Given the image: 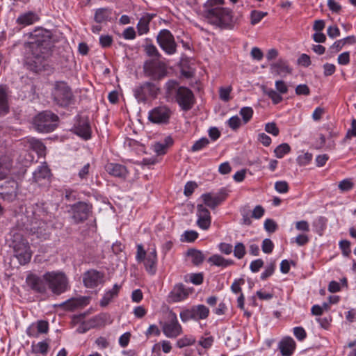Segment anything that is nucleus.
I'll list each match as a JSON object with an SVG mask.
<instances>
[{"instance_id": "nucleus-26", "label": "nucleus", "mask_w": 356, "mask_h": 356, "mask_svg": "<svg viewBox=\"0 0 356 356\" xmlns=\"http://www.w3.org/2000/svg\"><path fill=\"white\" fill-rule=\"evenodd\" d=\"M40 19L38 15L33 11L20 14L16 19V24L23 27L31 25Z\"/></svg>"}, {"instance_id": "nucleus-3", "label": "nucleus", "mask_w": 356, "mask_h": 356, "mask_svg": "<svg viewBox=\"0 0 356 356\" xmlns=\"http://www.w3.org/2000/svg\"><path fill=\"white\" fill-rule=\"evenodd\" d=\"M204 8V16L209 24L222 29L232 28L233 15L231 10L216 6Z\"/></svg>"}, {"instance_id": "nucleus-62", "label": "nucleus", "mask_w": 356, "mask_h": 356, "mask_svg": "<svg viewBox=\"0 0 356 356\" xmlns=\"http://www.w3.org/2000/svg\"><path fill=\"white\" fill-rule=\"evenodd\" d=\"M273 248H274V245L270 239L265 238L263 241L261 248H262V251L264 253H267V254L270 253L273 251Z\"/></svg>"}, {"instance_id": "nucleus-43", "label": "nucleus", "mask_w": 356, "mask_h": 356, "mask_svg": "<svg viewBox=\"0 0 356 356\" xmlns=\"http://www.w3.org/2000/svg\"><path fill=\"white\" fill-rule=\"evenodd\" d=\"M198 233L194 230H188L184 232L181 235L180 240L183 242L192 243L198 238Z\"/></svg>"}, {"instance_id": "nucleus-9", "label": "nucleus", "mask_w": 356, "mask_h": 356, "mask_svg": "<svg viewBox=\"0 0 356 356\" xmlns=\"http://www.w3.org/2000/svg\"><path fill=\"white\" fill-rule=\"evenodd\" d=\"M47 288L57 295L65 292L67 289V279L64 273L60 272H48L46 273Z\"/></svg>"}, {"instance_id": "nucleus-35", "label": "nucleus", "mask_w": 356, "mask_h": 356, "mask_svg": "<svg viewBox=\"0 0 356 356\" xmlns=\"http://www.w3.org/2000/svg\"><path fill=\"white\" fill-rule=\"evenodd\" d=\"M279 348L283 356H291L295 350L296 343L292 338L288 337L280 343Z\"/></svg>"}, {"instance_id": "nucleus-53", "label": "nucleus", "mask_w": 356, "mask_h": 356, "mask_svg": "<svg viewBox=\"0 0 356 356\" xmlns=\"http://www.w3.org/2000/svg\"><path fill=\"white\" fill-rule=\"evenodd\" d=\"M195 342V338L193 337L192 335H186L182 337L181 339H179V348L191 346L194 344Z\"/></svg>"}, {"instance_id": "nucleus-13", "label": "nucleus", "mask_w": 356, "mask_h": 356, "mask_svg": "<svg viewBox=\"0 0 356 356\" xmlns=\"http://www.w3.org/2000/svg\"><path fill=\"white\" fill-rule=\"evenodd\" d=\"M125 245L120 241H115L111 246L112 254L111 263L116 267H126L127 265V257L124 251Z\"/></svg>"}, {"instance_id": "nucleus-54", "label": "nucleus", "mask_w": 356, "mask_h": 356, "mask_svg": "<svg viewBox=\"0 0 356 356\" xmlns=\"http://www.w3.org/2000/svg\"><path fill=\"white\" fill-rule=\"evenodd\" d=\"M193 307L190 309L183 310L179 313V316L183 321H187L190 319H195V313Z\"/></svg>"}, {"instance_id": "nucleus-48", "label": "nucleus", "mask_w": 356, "mask_h": 356, "mask_svg": "<svg viewBox=\"0 0 356 356\" xmlns=\"http://www.w3.org/2000/svg\"><path fill=\"white\" fill-rule=\"evenodd\" d=\"M209 144V140L207 138L203 137L197 140L191 147L193 152H196L202 149Z\"/></svg>"}, {"instance_id": "nucleus-52", "label": "nucleus", "mask_w": 356, "mask_h": 356, "mask_svg": "<svg viewBox=\"0 0 356 356\" xmlns=\"http://www.w3.org/2000/svg\"><path fill=\"white\" fill-rule=\"evenodd\" d=\"M245 254V248L243 243H238L234 249V254L238 259H241Z\"/></svg>"}, {"instance_id": "nucleus-56", "label": "nucleus", "mask_w": 356, "mask_h": 356, "mask_svg": "<svg viewBox=\"0 0 356 356\" xmlns=\"http://www.w3.org/2000/svg\"><path fill=\"white\" fill-rule=\"evenodd\" d=\"M338 187L341 191H348L353 188V183L350 179H345L339 183Z\"/></svg>"}, {"instance_id": "nucleus-32", "label": "nucleus", "mask_w": 356, "mask_h": 356, "mask_svg": "<svg viewBox=\"0 0 356 356\" xmlns=\"http://www.w3.org/2000/svg\"><path fill=\"white\" fill-rule=\"evenodd\" d=\"M155 17V14L145 13L138 21L136 28L138 35H142L149 32V24Z\"/></svg>"}, {"instance_id": "nucleus-57", "label": "nucleus", "mask_w": 356, "mask_h": 356, "mask_svg": "<svg viewBox=\"0 0 356 356\" xmlns=\"http://www.w3.org/2000/svg\"><path fill=\"white\" fill-rule=\"evenodd\" d=\"M197 187V184H196V182L192 181H188L184 186V195L187 197H189L190 195H191L193 193L195 189Z\"/></svg>"}, {"instance_id": "nucleus-17", "label": "nucleus", "mask_w": 356, "mask_h": 356, "mask_svg": "<svg viewBox=\"0 0 356 356\" xmlns=\"http://www.w3.org/2000/svg\"><path fill=\"white\" fill-rule=\"evenodd\" d=\"M164 334L168 337H175L178 334L177 315L171 311L166 312L165 320L161 322Z\"/></svg>"}, {"instance_id": "nucleus-23", "label": "nucleus", "mask_w": 356, "mask_h": 356, "mask_svg": "<svg viewBox=\"0 0 356 356\" xmlns=\"http://www.w3.org/2000/svg\"><path fill=\"white\" fill-rule=\"evenodd\" d=\"M197 210V224L198 227L204 230L208 229L211 223V218L209 211L202 204H198Z\"/></svg>"}, {"instance_id": "nucleus-21", "label": "nucleus", "mask_w": 356, "mask_h": 356, "mask_svg": "<svg viewBox=\"0 0 356 356\" xmlns=\"http://www.w3.org/2000/svg\"><path fill=\"white\" fill-rule=\"evenodd\" d=\"M83 284L87 288H95L104 282V275L95 269H90L83 275Z\"/></svg>"}, {"instance_id": "nucleus-47", "label": "nucleus", "mask_w": 356, "mask_h": 356, "mask_svg": "<svg viewBox=\"0 0 356 356\" xmlns=\"http://www.w3.org/2000/svg\"><path fill=\"white\" fill-rule=\"evenodd\" d=\"M240 115L242 116L244 124L248 123L252 118L253 109L249 106H245L241 108Z\"/></svg>"}, {"instance_id": "nucleus-19", "label": "nucleus", "mask_w": 356, "mask_h": 356, "mask_svg": "<svg viewBox=\"0 0 356 356\" xmlns=\"http://www.w3.org/2000/svg\"><path fill=\"white\" fill-rule=\"evenodd\" d=\"M276 90L269 88L264 90V93L272 100L273 104H278L283 98L282 95L287 93L289 88L286 83L282 80H277L275 83Z\"/></svg>"}, {"instance_id": "nucleus-37", "label": "nucleus", "mask_w": 356, "mask_h": 356, "mask_svg": "<svg viewBox=\"0 0 356 356\" xmlns=\"http://www.w3.org/2000/svg\"><path fill=\"white\" fill-rule=\"evenodd\" d=\"M121 289V285L118 284H115L113 288L105 293L102 299L101 300L100 305L103 307H105L109 304V302L118 296L120 289Z\"/></svg>"}, {"instance_id": "nucleus-39", "label": "nucleus", "mask_w": 356, "mask_h": 356, "mask_svg": "<svg viewBox=\"0 0 356 356\" xmlns=\"http://www.w3.org/2000/svg\"><path fill=\"white\" fill-rule=\"evenodd\" d=\"M208 262L210 264V265L222 267H226L234 264L232 260L225 259L224 257L218 254H214L209 257Z\"/></svg>"}, {"instance_id": "nucleus-45", "label": "nucleus", "mask_w": 356, "mask_h": 356, "mask_svg": "<svg viewBox=\"0 0 356 356\" xmlns=\"http://www.w3.org/2000/svg\"><path fill=\"white\" fill-rule=\"evenodd\" d=\"M291 150V147L289 144L287 143H282L280 145H278L274 150V153L275 154V156L281 159L282 158L285 154H288Z\"/></svg>"}, {"instance_id": "nucleus-6", "label": "nucleus", "mask_w": 356, "mask_h": 356, "mask_svg": "<svg viewBox=\"0 0 356 356\" xmlns=\"http://www.w3.org/2000/svg\"><path fill=\"white\" fill-rule=\"evenodd\" d=\"M143 72L145 76L160 81L167 75V65L159 58L149 59L144 63Z\"/></svg>"}, {"instance_id": "nucleus-42", "label": "nucleus", "mask_w": 356, "mask_h": 356, "mask_svg": "<svg viewBox=\"0 0 356 356\" xmlns=\"http://www.w3.org/2000/svg\"><path fill=\"white\" fill-rule=\"evenodd\" d=\"M204 275L202 273H188L184 276L186 282H191L195 285H200L203 282Z\"/></svg>"}, {"instance_id": "nucleus-11", "label": "nucleus", "mask_w": 356, "mask_h": 356, "mask_svg": "<svg viewBox=\"0 0 356 356\" xmlns=\"http://www.w3.org/2000/svg\"><path fill=\"white\" fill-rule=\"evenodd\" d=\"M74 134L79 136L85 140L91 138L92 130L89 119L87 116L78 115L75 117L74 124L72 128Z\"/></svg>"}, {"instance_id": "nucleus-31", "label": "nucleus", "mask_w": 356, "mask_h": 356, "mask_svg": "<svg viewBox=\"0 0 356 356\" xmlns=\"http://www.w3.org/2000/svg\"><path fill=\"white\" fill-rule=\"evenodd\" d=\"M13 160L9 156L0 155V180L5 179L10 172Z\"/></svg>"}, {"instance_id": "nucleus-50", "label": "nucleus", "mask_w": 356, "mask_h": 356, "mask_svg": "<svg viewBox=\"0 0 356 356\" xmlns=\"http://www.w3.org/2000/svg\"><path fill=\"white\" fill-rule=\"evenodd\" d=\"M49 345L45 341H40L33 348V353L44 355L47 353Z\"/></svg>"}, {"instance_id": "nucleus-36", "label": "nucleus", "mask_w": 356, "mask_h": 356, "mask_svg": "<svg viewBox=\"0 0 356 356\" xmlns=\"http://www.w3.org/2000/svg\"><path fill=\"white\" fill-rule=\"evenodd\" d=\"M51 175V170L47 165H41L33 172V178L35 182L42 180H49Z\"/></svg>"}, {"instance_id": "nucleus-12", "label": "nucleus", "mask_w": 356, "mask_h": 356, "mask_svg": "<svg viewBox=\"0 0 356 356\" xmlns=\"http://www.w3.org/2000/svg\"><path fill=\"white\" fill-rule=\"evenodd\" d=\"M19 184L13 179L0 184V198L7 202H13L17 198Z\"/></svg>"}, {"instance_id": "nucleus-51", "label": "nucleus", "mask_w": 356, "mask_h": 356, "mask_svg": "<svg viewBox=\"0 0 356 356\" xmlns=\"http://www.w3.org/2000/svg\"><path fill=\"white\" fill-rule=\"evenodd\" d=\"M227 124L232 130L236 131L241 127V121L238 116L234 115L228 120Z\"/></svg>"}, {"instance_id": "nucleus-41", "label": "nucleus", "mask_w": 356, "mask_h": 356, "mask_svg": "<svg viewBox=\"0 0 356 356\" xmlns=\"http://www.w3.org/2000/svg\"><path fill=\"white\" fill-rule=\"evenodd\" d=\"M195 319H205L209 314V309L204 305L193 307Z\"/></svg>"}, {"instance_id": "nucleus-1", "label": "nucleus", "mask_w": 356, "mask_h": 356, "mask_svg": "<svg viewBox=\"0 0 356 356\" xmlns=\"http://www.w3.org/2000/svg\"><path fill=\"white\" fill-rule=\"evenodd\" d=\"M25 46L32 56L26 62L29 68L35 72L46 70L52 55L53 43L51 32L42 28H36L30 33L29 40Z\"/></svg>"}, {"instance_id": "nucleus-27", "label": "nucleus", "mask_w": 356, "mask_h": 356, "mask_svg": "<svg viewBox=\"0 0 356 356\" xmlns=\"http://www.w3.org/2000/svg\"><path fill=\"white\" fill-rule=\"evenodd\" d=\"M8 88L6 85H0V116L9 113Z\"/></svg>"}, {"instance_id": "nucleus-63", "label": "nucleus", "mask_w": 356, "mask_h": 356, "mask_svg": "<svg viewBox=\"0 0 356 356\" xmlns=\"http://www.w3.org/2000/svg\"><path fill=\"white\" fill-rule=\"evenodd\" d=\"M113 38L109 35H102L99 37V44L104 47H108L112 44Z\"/></svg>"}, {"instance_id": "nucleus-59", "label": "nucleus", "mask_w": 356, "mask_h": 356, "mask_svg": "<svg viewBox=\"0 0 356 356\" xmlns=\"http://www.w3.org/2000/svg\"><path fill=\"white\" fill-rule=\"evenodd\" d=\"M344 47V42L341 40L335 41L329 48V52L332 54L339 52Z\"/></svg>"}, {"instance_id": "nucleus-49", "label": "nucleus", "mask_w": 356, "mask_h": 356, "mask_svg": "<svg viewBox=\"0 0 356 356\" xmlns=\"http://www.w3.org/2000/svg\"><path fill=\"white\" fill-rule=\"evenodd\" d=\"M232 92V87L227 88L221 87L219 89V97L221 100L228 102L230 99V93Z\"/></svg>"}, {"instance_id": "nucleus-2", "label": "nucleus", "mask_w": 356, "mask_h": 356, "mask_svg": "<svg viewBox=\"0 0 356 356\" xmlns=\"http://www.w3.org/2000/svg\"><path fill=\"white\" fill-rule=\"evenodd\" d=\"M30 209L31 216H29L27 230L40 241L48 239L53 229L54 214L49 211L44 202L35 203Z\"/></svg>"}, {"instance_id": "nucleus-38", "label": "nucleus", "mask_w": 356, "mask_h": 356, "mask_svg": "<svg viewBox=\"0 0 356 356\" xmlns=\"http://www.w3.org/2000/svg\"><path fill=\"white\" fill-rule=\"evenodd\" d=\"M186 256L191 259L193 264L195 266L201 265L202 261L204 260L203 253L196 249L191 248L188 250Z\"/></svg>"}, {"instance_id": "nucleus-34", "label": "nucleus", "mask_w": 356, "mask_h": 356, "mask_svg": "<svg viewBox=\"0 0 356 356\" xmlns=\"http://www.w3.org/2000/svg\"><path fill=\"white\" fill-rule=\"evenodd\" d=\"M13 252L14 256L17 258L20 265L25 266L30 262L32 257L31 247H29L27 249L22 248L19 250H14Z\"/></svg>"}, {"instance_id": "nucleus-44", "label": "nucleus", "mask_w": 356, "mask_h": 356, "mask_svg": "<svg viewBox=\"0 0 356 356\" xmlns=\"http://www.w3.org/2000/svg\"><path fill=\"white\" fill-rule=\"evenodd\" d=\"M266 12L254 10L250 13V23L252 25H255L261 22V20L267 15Z\"/></svg>"}, {"instance_id": "nucleus-5", "label": "nucleus", "mask_w": 356, "mask_h": 356, "mask_svg": "<svg viewBox=\"0 0 356 356\" xmlns=\"http://www.w3.org/2000/svg\"><path fill=\"white\" fill-rule=\"evenodd\" d=\"M59 121L58 116L50 111H44L36 115L33 120L35 130L40 133H50L56 129Z\"/></svg>"}, {"instance_id": "nucleus-33", "label": "nucleus", "mask_w": 356, "mask_h": 356, "mask_svg": "<svg viewBox=\"0 0 356 356\" xmlns=\"http://www.w3.org/2000/svg\"><path fill=\"white\" fill-rule=\"evenodd\" d=\"M112 10L108 8H100L95 10L94 20L98 24L106 23L111 21Z\"/></svg>"}, {"instance_id": "nucleus-8", "label": "nucleus", "mask_w": 356, "mask_h": 356, "mask_svg": "<svg viewBox=\"0 0 356 356\" xmlns=\"http://www.w3.org/2000/svg\"><path fill=\"white\" fill-rule=\"evenodd\" d=\"M135 259L138 265L145 267H154L157 262V253L156 248H149L146 250L142 243H137Z\"/></svg>"}, {"instance_id": "nucleus-40", "label": "nucleus", "mask_w": 356, "mask_h": 356, "mask_svg": "<svg viewBox=\"0 0 356 356\" xmlns=\"http://www.w3.org/2000/svg\"><path fill=\"white\" fill-rule=\"evenodd\" d=\"M31 148L36 152L38 155L43 156L45 154L46 147L44 143L35 138H31L29 141Z\"/></svg>"}, {"instance_id": "nucleus-55", "label": "nucleus", "mask_w": 356, "mask_h": 356, "mask_svg": "<svg viewBox=\"0 0 356 356\" xmlns=\"http://www.w3.org/2000/svg\"><path fill=\"white\" fill-rule=\"evenodd\" d=\"M288 183L285 181H278L275 184V189L280 193H286L289 191Z\"/></svg>"}, {"instance_id": "nucleus-20", "label": "nucleus", "mask_w": 356, "mask_h": 356, "mask_svg": "<svg viewBox=\"0 0 356 356\" xmlns=\"http://www.w3.org/2000/svg\"><path fill=\"white\" fill-rule=\"evenodd\" d=\"M26 282L28 286L33 291L39 293H45L47 289L46 273L43 276L30 274L26 277Z\"/></svg>"}, {"instance_id": "nucleus-61", "label": "nucleus", "mask_w": 356, "mask_h": 356, "mask_svg": "<svg viewBox=\"0 0 356 356\" xmlns=\"http://www.w3.org/2000/svg\"><path fill=\"white\" fill-rule=\"evenodd\" d=\"M264 228L267 232L273 233L276 231L277 225L273 220L268 218L264 222Z\"/></svg>"}, {"instance_id": "nucleus-14", "label": "nucleus", "mask_w": 356, "mask_h": 356, "mask_svg": "<svg viewBox=\"0 0 356 356\" xmlns=\"http://www.w3.org/2000/svg\"><path fill=\"white\" fill-rule=\"evenodd\" d=\"M161 48L168 54H173L176 52L177 44L174 37L170 31L161 30L156 38Z\"/></svg>"}, {"instance_id": "nucleus-28", "label": "nucleus", "mask_w": 356, "mask_h": 356, "mask_svg": "<svg viewBox=\"0 0 356 356\" xmlns=\"http://www.w3.org/2000/svg\"><path fill=\"white\" fill-rule=\"evenodd\" d=\"M165 96L168 102L178 103V81L169 80L166 82Z\"/></svg>"}, {"instance_id": "nucleus-58", "label": "nucleus", "mask_w": 356, "mask_h": 356, "mask_svg": "<svg viewBox=\"0 0 356 356\" xmlns=\"http://www.w3.org/2000/svg\"><path fill=\"white\" fill-rule=\"evenodd\" d=\"M265 131L274 136L279 135L280 130L275 122H268L265 125Z\"/></svg>"}, {"instance_id": "nucleus-30", "label": "nucleus", "mask_w": 356, "mask_h": 356, "mask_svg": "<svg viewBox=\"0 0 356 356\" xmlns=\"http://www.w3.org/2000/svg\"><path fill=\"white\" fill-rule=\"evenodd\" d=\"M186 60V59L181 58V60L179 61V67L181 68L180 72L183 76H184L186 79H190L195 75V70L193 66V60L188 59V61Z\"/></svg>"}, {"instance_id": "nucleus-22", "label": "nucleus", "mask_w": 356, "mask_h": 356, "mask_svg": "<svg viewBox=\"0 0 356 356\" xmlns=\"http://www.w3.org/2000/svg\"><path fill=\"white\" fill-rule=\"evenodd\" d=\"M195 103L193 92L186 87L179 86V107L185 111L191 110Z\"/></svg>"}, {"instance_id": "nucleus-4", "label": "nucleus", "mask_w": 356, "mask_h": 356, "mask_svg": "<svg viewBox=\"0 0 356 356\" xmlns=\"http://www.w3.org/2000/svg\"><path fill=\"white\" fill-rule=\"evenodd\" d=\"M51 96L54 102L61 108H67L75 102V97L71 88L65 81L55 82Z\"/></svg>"}, {"instance_id": "nucleus-10", "label": "nucleus", "mask_w": 356, "mask_h": 356, "mask_svg": "<svg viewBox=\"0 0 356 356\" xmlns=\"http://www.w3.org/2000/svg\"><path fill=\"white\" fill-rule=\"evenodd\" d=\"M93 206L90 202L79 201L71 205L70 212L76 224L81 223L92 214Z\"/></svg>"}, {"instance_id": "nucleus-24", "label": "nucleus", "mask_w": 356, "mask_h": 356, "mask_svg": "<svg viewBox=\"0 0 356 356\" xmlns=\"http://www.w3.org/2000/svg\"><path fill=\"white\" fill-rule=\"evenodd\" d=\"M104 169L110 175L122 179H126L129 175L127 167L117 163H108Z\"/></svg>"}, {"instance_id": "nucleus-29", "label": "nucleus", "mask_w": 356, "mask_h": 356, "mask_svg": "<svg viewBox=\"0 0 356 356\" xmlns=\"http://www.w3.org/2000/svg\"><path fill=\"white\" fill-rule=\"evenodd\" d=\"M174 143V140L170 136H166L163 141L154 143L152 145V149L157 155H163L166 154L168 149Z\"/></svg>"}, {"instance_id": "nucleus-64", "label": "nucleus", "mask_w": 356, "mask_h": 356, "mask_svg": "<svg viewBox=\"0 0 356 356\" xmlns=\"http://www.w3.org/2000/svg\"><path fill=\"white\" fill-rule=\"evenodd\" d=\"M352 137H356V119L351 120V126L346 132L345 140L350 139Z\"/></svg>"}, {"instance_id": "nucleus-15", "label": "nucleus", "mask_w": 356, "mask_h": 356, "mask_svg": "<svg viewBox=\"0 0 356 356\" xmlns=\"http://www.w3.org/2000/svg\"><path fill=\"white\" fill-rule=\"evenodd\" d=\"M228 196V191L225 188H220L216 193H207L202 195L201 197L204 203L214 209L218 205L222 204Z\"/></svg>"}, {"instance_id": "nucleus-18", "label": "nucleus", "mask_w": 356, "mask_h": 356, "mask_svg": "<svg viewBox=\"0 0 356 356\" xmlns=\"http://www.w3.org/2000/svg\"><path fill=\"white\" fill-rule=\"evenodd\" d=\"M8 243L13 251L30 247L29 243L23 234L17 229H12L9 233Z\"/></svg>"}, {"instance_id": "nucleus-60", "label": "nucleus", "mask_w": 356, "mask_h": 356, "mask_svg": "<svg viewBox=\"0 0 356 356\" xmlns=\"http://www.w3.org/2000/svg\"><path fill=\"white\" fill-rule=\"evenodd\" d=\"M241 213L242 216V224L245 225H250L252 224V217L250 214V211L246 208H244L241 211Z\"/></svg>"}, {"instance_id": "nucleus-7", "label": "nucleus", "mask_w": 356, "mask_h": 356, "mask_svg": "<svg viewBox=\"0 0 356 356\" xmlns=\"http://www.w3.org/2000/svg\"><path fill=\"white\" fill-rule=\"evenodd\" d=\"M161 92L158 84L151 81H145L134 90V95L139 103H146L148 99H155Z\"/></svg>"}, {"instance_id": "nucleus-25", "label": "nucleus", "mask_w": 356, "mask_h": 356, "mask_svg": "<svg viewBox=\"0 0 356 356\" xmlns=\"http://www.w3.org/2000/svg\"><path fill=\"white\" fill-rule=\"evenodd\" d=\"M270 70L272 74L282 76H286L292 72V69L289 67L288 62L282 58L270 64Z\"/></svg>"}, {"instance_id": "nucleus-16", "label": "nucleus", "mask_w": 356, "mask_h": 356, "mask_svg": "<svg viewBox=\"0 0 356 356\" xmlns=\"http://www.w3.org/2000/svg\"><path fill=\"white\" fill-rule=\"evenodd\" d=\"M171 111L166 106H159L149 111L148 120L154 124H166L171 115Z\"/></svg>"}, {"instance_id": "nucleus-46", "label": "nucleus", "mask_w": 356, "mask_h": 356, "mask_svg": "<svg viewBox=\"0 0 356 356\" xmlns=\"http://www.w3.org/2000/svg\"><path fill=\"white\" fill-rule=\"evenodd\" d=\"M179 43L182 44V47L186 51V52L183 53L181 58H184L188 60V59H192L193 58V51H192V44L190 41H184L179 40Z\"/></svg>"}]
</instances>
